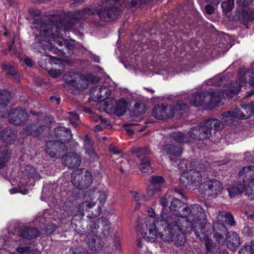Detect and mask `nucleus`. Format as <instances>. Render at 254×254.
<instances>
[{
  "mask_svg": "<svg viewBox=\"0 0 254 254\" xmlns=\"http://www.w3.org/2000/svg\"><path fill=\"white\" fill-rule=\"evenodd\" d=\"M239 180L246 186L245 195L254 198V167L249 166L244 167L239 172Z\"/></svg>",
  "mask_w": 254,
  "mask_h": 254,
  "instance_id": "7",
  "label": "nucleus"
},
{
  "mask_svg": "<svg viewBox=\"0 0 254 254\" xmlns=\"http://www.w3.org/2000/svg\"><path fill=\"white\" fill-rule=\"evenodd\" d=\"M68 116L67 117L70 121L72 126L74 127H76L77 126V122L79 119V116L74 112H70L68 113Z\"/></svg>",
  "mask_w": 254,
  "mask_h": 254,
  "instance_id": "40",
  "label": "nucleus"
},
{
  "mask_svg": "<svg viewBox=\"0 0 254 254\" xmlns=\"http://www.w3.org/2000/svg\"><path fill=\"white\" fill-rule=\"evenodd\" d=\"M217 219L222 221L225 219L226 223L231 226H234L236 224L233 215L230 213L219 212L217 216Z\"/></svg>",
  "mask_w": 254,
  "mask_h": 254,
  "instance_id": "33",
  "label": "nucleus"
},
{
  "mask_svg": "<svg viewBox=\"0 0 254 254\" xmlns=\"http://www.w3.org/2000/svg\"><path fill=\"white\" fill-rule=\"evenodd\" d=\"M243 77L244 78L245 80L249 78V84L254 87V70L252 71H248L245 72Z\"/></svg>",
  "mask_w": 254,
  "mask_h": 254,
  "instance_id": "44",
  "label": "nucleus"
},
{
  "mask_svg": "<svg viewBox=\"0 0 254 254\" xmlns=\"http://www.w3.org/2000/svg\"><path fill=\"white\" fill-rule=\"evenodd\" d=\"M226 228L222 222V220H219L218 219L213 222V232H220L221 233H225L226 232Z\"/></svg>",
  "mask_w": 254,
  "mask_h": 254,
  "instance_id": "37",
  "label": "nucleus"
},
{
  "mask_svg": "<svg viewBox=\"0 0 254 254\" xmlns=\"http://www.w3.org/2000/svg\"><path fill=\"white\" fill-rule=\"evenodd\" d=\"M29 249V248L28 247H18L17 248L16 250L19 253H23L24 252H27Z\"/></svg>",
  "mask_w": 254,
  "mask_h": 254,
  "instance_id": "58",
  "label": "nucleus"
},
{
  "mask_svg": "<svg viewBox=\"0 0 254 254\" xmlns=\"http://www.w3.org/2000/svg\"><path fill=\"white\" fill-rule=\"evenodd\" d=\"M26 254H39V252L37 250L34 249L29 251Z\"/></svg>",
  "mask_w": 254,
  "mask_h": 254,
  "instance_id": "64",
  "label": "nucleus"
},
{
  "mask_svg": "<svg viewBox=\"0 0 254 254\" xmlns=\"http://www.w3.org/2000/svg\"><path fill=\"white\" fill-rule=\"evenodd\" d=\"M152 114L157 119H166L174 116V110L170 106L168 107L161 104L154 108Z\"/></svg>",
  "mask_w": 254,
  "mask_h": 254,
  "instance_id": "17",
  "label": "nucleus"
},
{
  "mask_svg": "<svg viewBox=\"0 0 254 254\" xmlns=\"http://www.w3.org/2000/svg\"><path fill=\"white\" fill-rule=\"evenodd\" d=\"M85 242L89 249L92 251H98L101 249L104 246V242L97 235L92 234L87 235L85 238Z\"/></svg>",
  "mask_w": 254,
  "mask_h": 254,
  "instance_id": "18",
  "label": "nucleus"
},
{
  "mask_svg": "<svg viewBox=\"0 0 254 254\" xmlns=\"http://www.w3.org/2000/svg\"><path fill=\"white\" fill-rule=\"evenodd\" d=\"M145 0H127L126 6L127 8L134 7H138L142 4Z\"/></svg>",
  "mask_w": 254,
  "mask_h": 254,
  "instance_id": "43",
  "label": "nucleus"
},
{
  "mask_svg": "<svg viewBox=\"0 0 254 254\" xmlns=\"http://www.w3.org/2000/svg\"><path fill=\"white\" fill-rule=\"evenodd\" d=\"M222 120L226 125L229 126L235 124V122L237 120L240 119L239 118V113L238 109H236L233 111H230L224 112L222 114Z\"/></svg>",
  "mask_w": 254,
  "mask_h": 254,
  "instance_id": "22",
  "label": "nucleus"
},
{
  "mask_svg": "<svg viewBox=\"0 0 254 254\" xmlns=\"http://www.w3.org/2000/svg\"><path fill=\"white\" fill-rule=\"evenodd\" d=\"M106 109L118 116H123L127 110V103L125 100H121L118 103L114 99H109L106 101Z\"/></svg>",
  "mask_w": 254,
  "mask_h": 254,
  "instance_id": "14",
  "label": "nucleus"
},
{
  "mask_svg": "<svg viewBox=\"0 0 254 254\" xmlns=\"http://www.w3.org/2000/svg\"><path fill=\"white\" fill-rule=\"evenodd\" d=\"M244 74L239 76L240 83H232L227 91L209 93L207 91L195 93L190 97V103L195 106H199L204 104L216 105L226 96L232 98L234 95L239 93L241 86H246L249 83V78L245 80Z\"/></svg>",
  "mask_w": 254,
  "mask_h": 254,
  "instance_id": "2",
  "label": "nucleus"
},
{
  "mask_svg": "<svg viewBox=\"0 0 254 254\" xmlns=\"http://www.w3.org/2000/svg\"><path fill=\"white\" fill-rule=\"evenodd\" d=\"M101 233L105 237H108L111 231V223L109 220L106 219H101Z\"/></svg>",
  "mask_w": 254,
  "mask_h": 254,
  "instance_id": "35",
  "label": "nucleus"
},
{
  "mask_svg": "<svg viewBox=\"0 0 254 254\" xmlns=\"http://www.w3.org/2000/svg\"><path fill=\"white\" fill-rule=\"evenodd\" d=\"M247 246L250 248L249 249L252 252V254H254V242L252 241L250 244H247Z\"/></svg>",
  "mask_w": 254,
  "mask_h": 254,
  "instance_id": "62",
  "label": "nucleus"
},
{
  "mask_svg": "<svg viewBox=\"0 0 254 254\" xmlns=\"http://www.w3.org/2000/svg\"><path fill=\"white\" fill-rule=\"evenodd\" d=\"M101 219L93 218L89 220L87 226V229L88 231L94 233L98 232V230L101 227Z\"/></svg>",
  "mask_w": 254,
  "mask_h": 254,
  "instance_id": "32",
  "label": "nucleus"
},
{
  "mask_svg": "<svg viewBox=\"0 0 254 254\" xmlns=\"http://www.w3.org/2000/svg\"><path fill=\"white\" fill-rule=\"evenodd\" d=\"M83 143L84 149L85 153L90 157H92L93 159H95L96 155L93 147V142H92L90 137H89L87 134H86L84 136Z\"/></svg>",
  "mask_w": 254,
  "mask_h": 254,
  "instance_id": "25",
  "label": "nucleus"
},
{
  "mask_svg": "<svg viewBox=\"0 0 254 254\" xmlns=\"http://www.w3.org/2000/svg\"><path fill=\"white\" fill-rule=\"evenodd\" d=\"M56 136L59 138L60 141L64 143L69 141L72 138V134L70 129L59 127L55 128Z\"/></svg>",
  "mask_w": 254,
  "mask_h": 254,
  "instance_id": "20",
  "label": "nucleus"
},
{
  "mask_svg": "<svg viewBox=\"0 0 254 254\" xmlns=\"http://www.w3.org/2000/svg\"><path fill=\"white\" fill-rule=\"evenodd\" d=\"M24 62L27 65L29 66H32L33 64L32 61L28 58H25L24 60Z\"/></svg>",
  "mask_w": 254,
  "mask_h": 254,
  "instance_id": "61",
  "label": "nucleus"
},
{
  "mask_svg": "<svg viewBox=\"0 0 254 254\" xmlns=\"http://www.w3.org/2000/svg\"><path fill=\"white\" fill-rule=\"evenodd\" d=\"M160 203L164 207H165L168 205V200L165 197H163L160 199Z\"/></svg>",
  "mask_w": 254,
  "mask_h": 254,
  "instance_id": "59",
  "label": "nucleus"
},
{
  "mask_svg": "<svg viewBox=\"0 0 254 254\" xmlns=\"http://www.w3.org/2000/svg\"><path fill=\"white\" fill-rule=\"evenodd\" d=\"M121 10L117 7H104L97 11L100 20L103 21H109L115 20L121 13Z\"/></svg>",
  "mask_w": 254,
  "mask_h": 254,
  "instance_id": "15",
  "label": "nucleus"
},
{
  "mask_svg": "<svg viewBox=\"0 0 254 254\" xmlns=\"http://www.w3.org/2000/svg\"><path fill=\"white\" fill-rule=\"evenodd\" d=\"M37 26L36 27L37 30L39 31V35L35 37V43L39 44L38 46L42 48L44 50L52 51L56 54L63 56H66L63 49H59L53 45L52 42H54L60 46H64L65 41L62 38H59L56 37V35H59V33L55 34L50 30L47 29L48 27L51 28V26L42 22L41 20L36 21Z\"/></svg>",
  "mask_w": 254,
  "mask_h": 254,
  "instance_id": "3",
  "label": "nucleus"
},
{
  "mask_svg": "<svg viewBox=\"0 0 254 254\" xmlns=\"http://www.w3.org/2000/svg\"><path fill=\"white\" fill-rule=\"evenodd\" d=\"M31 127H32V130H30L28 128L29 127H27L26 128H25V131L26 134H31L34 136H38L40 135L41 133V130H43V128H45L46 127H40L38 128L34 129L33 130V129L35 127L31 126Z\"/></svg>",
  "mask_w": 254,
  "mask_h": 254,
  "instance_id": "42",
  "label": "nucleus"
},
{
  "mask_svg": "<svg viewBox=\"0 0 254 254\" xmlns=\"http://www.w3.org/2000/svg\"><path fill=\"white\" fill-rule=\"evenodd\" d=\"M16 137V131L13 129H6L1 132V138L6 143L15 140Z\"/></svg>",
  "mask_w": 254,
  "mask_h": 254,
  "instance_id": "29",
  "label": "nucleus"
},
{
  "mask_svg": "<svg viewBox=\"0 0 254 254\" xmlns=\"http://www.w3.org/2000/svg\"><path fill=\"white\" fill-rule=\"evenodd\" d=\"M174 110V116H181L188 111V106L183 103H178L174 106H170Z\"/></svg>",
  "mask_w": 254,
  "mask_h": 254,
  "instance_id": "34",
  "label": "nucleus"
},
{
  "mask_svg": "<svg viewBox=\"0 0 254 254\" xmlns=\"http://www.w3.org/2000/svg\"><path fill=\"white\" fill-rule=\"evenodd\" d=\"M183 204L182 201L179 199L173 198L171 204L170 209L172 211H177Z\"/></svg>",
  "mask_w": 254,
  "mask_h": 254,
  "instance_id": "45",
  "label": "nucleus"
},
{
  "mask_svg": "<svg viewBox=\"0 0 254 254\" xmlns=\"http://www.w3.org/2000/svg\"><path fill=\"white\" fill-rule=\"evenodd\" d=\"M239 113V118L241 120H245L249 118L252 114H254L253 105H246L242 106V110L238 109Z\"/></svg>",
  "mask_w": 254,
  "mask_h": 254,
  "instance_id": "27",
  "label": "nucleus"
},
{
  "mask_svg": "<svg viewBox=\"0 0 254 254\" xmlns=\"http://www.w3.org/2000/svg\"><path fill=\"white\" fill-rule=\"evenodd\" d=\"M64 78L66 82L64 86L68 90H70V86L79 90L85 89L88 86L87 79L79 74L69 72L65 74Z\"/></svg>",
  "mask_w": 254,
  "mask_h": 254,
  "instance_id": "9",
  "label": "nucleus"
},
{
  "mask_svg": "<svg viewBox=\"0 0 254 254\" xmlns=\"http://www.w3.org/2000/svg\"><path fill=\"white\" fill-rule=\"evenodd\" d=\"M136 157L140 162L138 165L139 170L143 173L151 172V164L148 158L150 154V150L147 147L138 148L134 152Z\"/></svg>",
  "mask_w": 254,
  "mask_h": 254,
  "instance_id": "11",
  "label": "nucleus"
},
{
  "mask_svg": "<svg viewBox=\"0 0 254 254\" xmlns=\"http://www.w3.org/2000/svg\"><path fill=\"white\" fill-rule=\"evenodd\" d=\"M39 232L37 229L24 227L20 232V236L27 239H34L38 237Z\"/></svg>",
  "mask_w": 254,
  "mask_h": 254,
  "instance_id": "26",
  "label": "nucleus"
},
{
  "mask_svg": "<svg viewBox=\"0 0 254 254\" xmlns=\"http://www.w3.org/2000/svg\"><path fill=\"white\" fill-rule=\"evenodd\" d=\"M234 0H227L221 3V7L223 11L226 13L230 11L233 8Z\"/></svg>",
  "mask_w": 254,
  "mask_h": 254,
  "instance_id": "39",
  "label": "nucleus"
},
{
  "mask_svg": "<svg viewBox=\"0 0 254 254\" xmlns=\"http://www.w3.org/2000/svg\"><path fill=\"white\" fill-rule=\"evenodd\" d=\"M170 138L175 142L180 143H188L190 141V137L181 131L173 132L170 134Z\"/></svg>",
  "mask_w": 254,
  "mask_h": 254,
  "instance_id": "28",
  "label": "nucleus"
},
{
  "mask_svg": "<svg viewBox=\"0 0 254 254\" xmlns=\"http://www.w3.org/2000/svg\"><path fill=\"white\" fill-rule=\"evenodd\" d=\"M130 193L131 194L134 199L137 201L141 200L145 197L143 194L138 191H131Z\"/></svg>",
  "mask_w": 254,
  "mask_h": 254,
  "instance_id": "51",
  "label": "nucleus"
},
{
  "mask_svg": "<svg viewBox=\"0 0 254 254\" xmlns=\"http://www.w3.org/2000/svg\"><path fill=\"white\" fill-rule=\"evenodd\" d=\"M23 174L25 176H27L28 178L33 179H38L39 178L38 172L30 165L25 166Z\"/></svg>",
  "mask_w": 254,
  "mask_h": 254,
  "instance_id": "36",
  "label": "nucleus"
},
{
  "mask_svg": "<svg viewBox=\"0 0 254 254\" xmlns=\"http://www.w3.org/2000/svg\"><path fill=\"white\" fill-rule=\"evenodd\" d=\"M225 233L220 232H213V237L219 244L224 243L225 241L224 234Z\"/></svg>",
  "mask_w": 254,
  "mask_h": 254,
  "instance_id": "48",
  "label": "nucleus"
},
{
  "mask_svg": "<svg viewBox=\"0 0 254 254\" xmlns=\"http://www.w3.org/2000/svg\"><path fill=\"white\" fill-rule=\"evenodd\" d=\"M246 186L241 182L235 185H232L228 187L227 190L230 197H234L243 192H245Z\"/></svg>",
  "mask_w": 254,
  "mask_h": 254,
  "instance_id": "24",
  "label": "nucleus"
},
{
  "mask_svg": "<svg viewBox=\"0 0 254 254\" xmlns=\"http://www.w3.org/2000/svg\"><path fill=\"white\" fill-rule=\"evenodd\" d=\"M1 67L2 70L5 72L6 74L10 76L13 80L16 82H19V76L16 73L15 70L12 66L7 64L3 63L1 65Z\"/></svg>",
  "mask_w": 254,
  "mask_h": 254,
  "instance_id": "31",
  "label": "nucleus"
},
{
  "mask_svg": "<svg viewBox=\"0 0 254 254\" xmlns=\"http://www.w3.org/2000/svg\"><path fill=\"white\" fill-rule=\"evenodd\" d=\"M203 187L205 194L214 197L220 194L223 189L222 183L219 181L215 179L204 182Z\"/></svg>",
  "mask_w": 254,
  "mask_h": 254,
  "instance_id": "13",
  "label": "nucleus"
},
{
  "mask_svg": "<svg viewBox=\"0 0 254 254\" xmlns=\"http://www.w3.org/2000/svg\"><path fill=\"white\" fill-rule=\"evenodd\" d=\"M81 162L80 156L77 153L69 152L64 156L62 159V163L64 166L69 168L77 167L79 166Z\"/></svg>",
  "mask_w": 254,
  "mask_h": 254,
  "instance_id": "19",
  "label": "nucleus"
},
{
  "mask_svg": "<svg viewBox=\"0 0 254 254\" xmlns=\"http://www.w3.org/2000/svg\"><path fill=\"white\" fill-rule=\"evenodd\" d=\"M226 245L231 250H235L240 244V238L238 234L234 232H229L226 235Z\"/></svg>",
  "mask_w": 254,
  "mask_h": 254,
  "instance_id": "21",
  "label": "nucleus"
},
{
  "mask_svg": "<svg viewBox=\"0 0 254 254\" xmlns=\"http://www.w3.org/2000/svg\"><path fill=\"white\" fill-rule=\"evenodd\" d=\"M90 200H86L81 203L78 208L79 214L83 216L85 211L88 209L92 208L95 205L96 200H98L100 205H103L106 201L108 196V191L106 190L95 189L93 190H90L89 192Z\"/></svg>",
  "mask_w": 254,
  "mask_h": 254,
  "instance_id": "6",
  "label": "nucleus"
},
{
  "mask_svg": "<svg viewBox=\"0 0 254 254\" xmlns=\"http://www.w3.org/2000/svg\"><path fill=\"white\" fill-rule=\"evenodd\" d=\"M10 158V152L6 146L0 147V169L4 167L5 163L8 161Z\"/></svg>",
  "mask_w": 254,
  "mask_h": 254,
  "instance_id": "30",
  "label": "nucleus"
},
{
  "mask_svg": "<svg viewBox=\"0 0 254 254\" xmlns=\"http://www.w3.org/2000/svg\"><path fill=\"white\" fill-rule=\"evenodd\" d=\"M247 245H246L245 247L242 248L239 251V254H252V252L250 251Z\"/></svg>",
  "mask_w": 254,
  "mask_h": 254,
  "instance_id": "56",
  "label": "nucleus"
},
{
  "mask_svg": "<svg viewBox=\"0 0 254 254\" xmlns=\"http://www.w3.org/2000/svg\"><path fill=\"white\" fill-rule=\"evenodd\" d=\"M10 122L16 126H21L26 123L28 119L27 113L23 110L14 109L8 114Z\"/></svg>",
  "mask_w": 254,
  "mask_h": 254,
  "instance_id": "16",
  "label": "nucleus"
},
{
  "mask_svg": "<svg viewBox=\"0 0 254 254\" xmlns=\"http://www.w3.org/2000/svg\"><path fill=\"white\" fill-rule=\"evenodd\" d=\"M67 150L64 143L58 140L48 141L46 143V153L52 158H59L64 155Z\"/></svg>",
  "mask_w": 254,
  "mask_h": 254,
  "instance_id": "12",
  "label": "nucleus"
},
{
  "mask_svg": "<svg viewBox=\"0 0 254 254\" xmlns=\"http://www.w3.org/2000/svg\"><path fill=\"white\" fill-rule=\"evenodd\" d=\"M205 13L207 14H211L214 12L215 8L210 4H206L204 7Z\"/></svg>",
  "mask_w": 254,
  "mask_h": 254,
  "instance_id": "54",
  "label": "nucleus"
},
{
  "mask_svg": "<svg viewBox=\"0 0 254 254\" xmlns=\"http://www.w3.org/2000/svg\"><path fill=\"white\" fill-rule=\"evenodd\" d=\"M160 190V187L158 186H155L154 185H150L148 186L147 192L149 196H153Z\"/></svg>",
  "mask_w": 254,
  "mask_h": 254,
  "instance_id": "49",
  "label": "nucleus"
},
{
  "mask_svg": "<svg viewBox=\"0 0 254 254\" xmlns=\"http://www.w3.org/2000/svg\"><path fill=\"white\" fill-rule=\"evenodd\" d=\"M162 151L168 155L179 157L183 152L182 148L179 146H175L168 142L163 145Z\"/></svg>",
  "mask_w": 254,
  "mask_h": 254,
  "instance_id": "23",
  "label": "nucleus"
},
{
  "mask_svg": "<svg viewBox=\"0 0 254 254\" xmlns=\"http://www.w3.org/2000/svg\"><path fill=\"white\" fill-rule=\"evenodd\" d=\"M243 19L244 24L246 25L248 22L254 20V10H250L244 11L243 13Z\"/></svg>",
  "mask_w": 254,
  "mask_h": 254,
  "instance_id": "38",
  "label": "nucleus"
},
{
  "mask_svg": "<svg viewBox=\"0 0 254 254\" xmlns=\"http://www.w3.org/2000/svg\"><path fill=\"white\" fill-rule=\"evenodd\" d=\"M135 111L137 115H140L144 112L145 107L143 105H140L139 103L135 104Z\"/></svg>",
  "mask_w": 254,
  "mask_h": 254,
  "instance_id": "53",
  "label": "nucleus"
},
{
  "mask_svg": "<svg viewBox=\"0 0 254 254\" xmlns=\"http://www.w3.org/2000/svg\"><path fill=\"white\" fill-rule=\"evenodd\" d=\"M72 184L79 189L87 188L92 181L91 174L84 169H77L71 175Z\"/></svg>",
  "mask_w": 254,
  "mask_h": 254,
  "instance_id": "8",
  "label": "nucleus"
},
{
  "mask_svg": "<svg viewBox=\"0 0 254 254\" xmlns=\"http://www.w3.org/2000/svg\"><path fill=\"white\" fill-rule=\"evenodd\" d=\"M208 165L207 163H205V164H199L198 167H197L199 170L201 171H203L205 169L208 168Z\"/></svg>",
  "mask_w": 254,
  "mask_h": 254,
  "instance_id": "60",
  "label": "nucleus"
},
{
  "mask_svg": "<svg viewBox=\"0 0 254 254\" xmlns=\"http://www.w3.org/2000/svg\"><path fill=\"white\" fill-rule=\"evenodd\" d=\"M207 2H210L213 4L218 5L221 0H205Z\"/></svg>",
  "mask_w": 254,
  "mask_h": 254,
  "instance_id": "63",
  "label": "nucleus"
},
{
  "mask_svg": "<svg viewBox=\"0 0 254 254\" xmlns=\"http://www.w3.org/2000/svg\"><path fill=\"white\" fill-rule=\"evenodd\" d=\"M147 213L148 217L137 230L146 241L151 243L159 237L164 242L181 246L186 241L185 234L193 229L195 236L200 237L207 222L205 213L197 204L184 207L180 216L172 213L161 214L160 217L155 218L152 208H148Z\"/></svg>",
  "mask_w": 254,
  "mask_h": 254,
  "instance_id": "1",
  "label": "nucleus"
},
{
  "mask_svg": "<svg viewBox=\"0 0 254 254\" xmlns=\"http://www.w3.org/2000/svg\"><path fill=\"white\" fill-rule=\"evenodd\" d=\"M64 46H65V50H66L67 51H69V52L67 54H66V53L64 52V53L65 54V55H66V56H65V57H68L69 56H71V55L73 53V52L71 51V50L73 49V46L70 44H68L66 42H65V44L64 45Z\"/></svg>",
  "mask_w": 254,
  "mask_h": 254,
  "instance_id": "55",
  "label": "nucleus"
},
{
  "mask_svg": "<svg viewBox=\"0 0 254 254\" xmlns=\"http://www.w3.org/2000/svg\"><path fill=\"white\" fill-rule=\"evenodd\" d=\"M100 94L99 95V99L102 101L107 98L111 94L110 90L105 86H100Z\"/></svg>",
  "mask_w": 254,
  "mask_h": 254,
  "instance_id": "41",
  "label": "nucleus"
},
{
  "mask_svg": "<svg viewBox=\"0 0 254 254\" xmlns=\"http://www.w3.org/2000/svg\"><path fill=\"white\" fill-rule=\"evenodd\" d=\"M243 233L248 236L252 237L254 235L253 227L248 225L245 226L243 230Z\"/></svg>",
  "mask_w": 254,
  "mask_h": 254,
  "instance_id": "52",
  "label": "nucleus"
},
{
  "mask_svg": "<svg viewBox=\"0 0 254 254\" xmlns=\"http://www.w3.org/2000/svg\"><path fill=\"white\" fill-rule=\"evenodd\" d=\"M150 180L151 183V185L158 186V187L159 185L163 183L165 181L162 177L159 176H152L150 177Z\"/></svg>",
  "mask_w": 254,
  "mask_h": 254,
  "instance_id": "46",
  "label": "nucleus"
},
{
  "mask_svg": "<svg viewBox=\"0 0 254 254\" xmlns=\"http://www.w3.org/2000/svg\"><path fill=\"white\" fill-rule=\"evenodd\" d=\"M181 184L186 187L198 186L202 182V176L199 171L195 169H191L183 173L179 178Z\"/></svg>",
  "mask_w": 254,
  "mask_h": 254,
  "instance_id": "10",
  "label": "nucleus"
},
{
  "mask_svg": "<svg viewBox=\"0 0 254 254\" xmlns=\"http://www.w3.org/2000/svg\"><path fill=\"white\" fill-rule=\"evenodd\" d=\"M63 71L59 69L52 68L48 70V73L50 76L53 78H57L62 74Z\"/></svg>",
  "mask_w": 254,
  "mask_h": 254,
  "instance_id": "50",
  "label": "nucleus"
},
{
  "mask_svg": "<svg viewBox=\"0 0 254 254\" xmlns=\"http://www.w3.org/2000/svg\"><path fill=\"white\" fill-rule=\"evenodd\" d=\"M95 11L94 9L89 8H86L81 11L79 10L75 11L74 12V13L70 12L68 13L67 15H66L64 12H61L60 14H58L55 15V16L53 17L54 21H55L56 20H58V21H57L56 22L52 21V22H53L52 24H49V22H45L41 19H37L35 20L34 24L36 25L35 26V28L37 29V28H36L38 25L36 23V21L38 20H41L43 23H45L47 25H49L50 26H51L50 29L47 27V29H49L50 31L53 32V33H58L60 32V31L62 30L63 28L64 30H67L71 28L73 25V24H72L71 22L65 23V21L68 20L69 19L76 20L83 19L88 17L90 15L95 14Z\"/></svg>",
  "mask_w": 254,
  "mask_h": 254,
  "instance_id": "4",
  "label": "nucleus"
},
{
  "mask_svg": "<svg viewBox=\"0 0 254 254\" xmlns=\"http://www.w3.org/2000/svg\"><path fill=\"white\" fill-rule=\"evenodd\" d=\"M213 127L215 130L218 131L223 128V124L217 119L208 120L201 126L192 127L189 131L190 137L198 140L207 139L211 135Z\"/></svg>",
  "mask_w": 254,
  "mask_h": 254,
  "instance_id": "5",
  "label": "nucleus"
},
{
  "mask_svg": "<svg viewBox=\"0 0 254 254\" xmlns=\"http://www.w3.org/2000/svg\"><path fill=\"white\" fill-rule=\"evenodd\" d=\"M100 86H97L90 90V94L92 98L100 100L99 96L100 94Z\"/></svg>",
  "mask_w": 254,
  "mask_h": 254,
  "instance_id": "47",
  "label": "nucleus"
},
{
  "mask_svg": "<svg viewBox=\"0 0 254 254\" xmlns=\"http://www.w3.org/2000/svg\"><path fill=\"white\" fill-rule=\"evenodd\" d=\"M101 210V208L100 206H99L97 207V211L95 213H93L91 216L88 215L87 217L89 219H91V218H93V217H96L97 216H98L100 214Z\"/></svg>",
  "mask_w": 254,
  "mask_h": 254,
  "instance_id": "57",
  "label": "nucleus"
}]
</instances>
